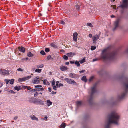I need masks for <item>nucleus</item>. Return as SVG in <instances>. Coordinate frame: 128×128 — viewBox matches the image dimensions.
I'll return each instance as SVG.
<instances>
[{
    "label": "nucleus",
    "mask_w": 128,
    "mask_h": 128,
    "mask_svg": "<svg viewBox=\"0 0 128 128\" xmlns=\"http://www.w3.org/2000/svg\"><path fill=\"white\" fill-rule=\"evenodd\" d=\"M112 51V48L109 47L104 50L102 52L101 58L104 60H111L114 58L116 54V52L114 51Z\"/></svg>",
    "instance_id": "nucleus-1"
},
{
    "label": "nucleus",
    "mask_w": 128,
    "mask_h": 128,
    "mask_svg": "<svg viewBox=\"0 0 128 128\" xmlns=\"http://www.w3.org/2000/svg\"><path fill=\"white\" fill-rule=\"evenodd\" d=\"M119 119L120 116L116 112H112L109 115L108 123L105 128H110L111 124L118 125Z\"/></svg>",
    "instance_id": "nucleus-2"
},
{
    "label": "nucleus",
    "mask_w": 128,
    "mask_h": 128,
    "mask_svg": "<svg viewBox=\"0 0 128 128\" xmlns=\"http://www.w3.org/2000/svg\"><path fill=\"white\" fill-rule=\"evenodd\" d=\"M97 84L96 83L91 88L90 98L89 100V102H91L92 101L94 94L96 92V88Z\"/></svg>",
    "instance_id": "nucleus-3"
},
{
    "label": "nucleus",
    "mask_w": 128,
    "mask_h": 128,
    "mask_svg": "<svg viewBox=\"0 0 128 128\" xmlns=\"http://www.w3.org/2000/svg\"><path fill=\"white\" fill-rule=\"evenodd\" d=\"M125 92L123 93L122 96L120 97L119 98L120 99H123L125 96L126 93L128 92V79L126 80V82L125 84Z\"/></svg>",
    "instance_id": "nucleus-4"
},
{
    "label": "nucleus",
    "mask_w": 128,
    "mask_h": 128,
    "mask_svg": "<svg viewBox=\"0 0 128 128\" xmlns=\"http://www.w3.org/2000/svg\"><path fill=\"white\" fill-rule=\"evenodd\" d=\"M64 80L69 84H74L75 85L77 84L76 82L72 80H71L68 78H66L64 79Z\"/></svg>",
    "instance_id": "nucleus-5"
},
{
    "label": "nucleus",
    "mask_w": 128,
    "mask_h": 128,
    "mask_svg": "<svg viewBox=\"0 0 128 128\" xmlns=\"http://www.w3.org/2000/svg\"><path fill=\"white\" fill-rule=\"evenodd\" d=\"M42 79L40 78L39 77H37L34 78L32 80V83L34 84H37L39 83L40 81Z\"/></svg>",
    "instance_id": "nucleus-6"
},
{
    "label": "nucleus",
    "mask_w": 128,
    "mask_h": 128,
    "mask_svg": "<svg viewBox=\"0 0 128 128\" xmlns=\"http://www.w3.org/2000/svg\"><path fill=\"white\" fill-rule=\"evenodd\" d=\"M120 6L122 8H127L128 7V0H124L123 4L120 5Z\"/></svg>",
    "instance_id": "nucleus-7"
},
{
    "label": "nucleus",
    "mask_w": 128,
    "mask_h": 128,
    "mask_svg": "<svg viewBox=\"0 0 128 128\" xmlns=\"http://www.w3.org/2000/svg\"><path fill=\"white\" fill-rule=\"evenodd\" d=\"M100 36L98 35H96L92 37L93 44L94 45H96V41L99 39Z\"/></svg>",
    "instance_id": "nucleus-8"
},
{
    "label": "nucleus",
    "mask_w": 128,
    "mask_h": 128,
    "mask_svg": "<svg viewBox=\"0 0 128 128\" xmlns=\"http://www.w3.org/2000/svg\"><path fill=\"white\" fill-rule=\"evenodd\" d=\"M120 21V19L119 18H118L115 22L114 23L115 27L114 29V30H115L117 28L119 27V24Z\"/></svg>",
    "instance_id": "nucleus-9"
},
{
    "label": "nucleus",
    "mask_w": 128,
    "mask_h": 128,
    "mask_svg": "<svg viewBox=\"0 0 128 128\" xmlns=\"http://www.w3.org/2000/svg\"><path fill=\"white\" fill-rule=\"evenodd\" d=\"M0 74L3 75H7L9 74L8 71L4 69H2L0 70Z\"/></svg>",
    "instance_id": "nucleus-10"
},
{
    "label": "nucleus",
    "mask_w": 128,
    "mask_h": 128,
    "mask_svg": "<svg viewBox=\"0 0 128 128\" xmlns=\"http://www.w3.org/2000/svg\"><path fill=\"white\" fill-rule=\"evenodd\" d=\"M78 33L76 32H75L73 34V39L74 42H77V41L78 36Z\"/></svg>",
    "instance_id": "nucleus-11"
},
{
    "label": "nucleus",
    "mask_w": 128,
    "mask_h": 128,
    "mask_svg": "<svg viewBox=\"0 0 128 128\" xmlns=\"http://www.w3.org/2000/svg\"><path fill=\"white\" fill-rule=\"evenodd\" d=\"M36 101V104H40L42 105H44V102L43 101L40 100V99H37Z\"/></svg>",
    "instance_id": "nucleus-12"
},
{
    "label": "nucleus",
    "mask_w": 128,
    "mask_h": 128,
    "mask_svg": "<svg viewBox=\"0 0 128 128\" xmlns=\"http://www.w3.org/2000/svg\"><path fill=\"white\" fill-rule=\"evenodd\" d=\"M36 100L37 99L35 98H31L29 99V101L30 103H33L36 104Z\"/></svg>",
    "instance_id": "nucleus-13"
},
{
    "label": "nucleus",
    "mask_w": 128,
    "mask_h": 128,
    "mask_svg": "<svg viewBox=\"0 0 128 128\" xmlns=\"http://www.w3.org/2000/svg\"><path fill=\"white\" fill-rule=\"evenodd\" d=\"M60 69L61 71H64L67 70L68 68L66 66L62 65L60 66Z\"/></svg>",
    "instance_id": "nucleus-14"
},
{
    "label": "nucleus",
    "mask_w": 128,
    "mask_h": 128,
    "mask_svg": "<svg viewBox=\"0 0 128 128\" xmlns=\"http://www.w3.org/2000/svg\"><path fill=\"white\" fill-rule=\"evenodd\" d=\"M30 117L32 120H36L37 121H38V118L33 115H30Z\"/></svg>",
    "instance_id": "nucleus-15"
},
{
    "label": "nucleus",
    "mask_w": 128,
    "mask_h": 128,
    "mask_svg": "<svg viewBox=\"0 0 128 128\" xmlns=\"http://www.w3.org/2000/svg\"><path fill=\"white\" fill-rule=\"evenodd\" d=\"M70 77L72 78H76L78 77V75L77 74H74L70 73L69 75Z\"/></svg>",
    "instance_id": "nucleus-16"
},
{
    "label": "nucleus",
    "mask_w": 128,
    "mask_h": 128,
    "mask_svg": "<svg viewBox=\"0 0 128 128\" xmlns=\"http://www.w3.org/2000/svg\"><path fill=\"white\" fill-rule=\"evenodd\" d=\"M18 48L20 51L22 53H24L25 52V48L22 46L19 47Z\"/></svg>",
    "instance_id": "nucleus-17"
},
{
    "label": "nucleus",
    "mask_w": 128,
    "mask_h": 128,
    "mask_svg": "<svg viewBox=\"0 0 128 128\" xmlns=\"http://www.w3.org/2000/svg\"><path fill=\"white\" fill-rule=\"evenodd\" d=\"M47 105L48 106H50L52 104V102L50 101V100H47Z\"/></svg>",
    "instance_id": "nucleus-18"
},
{
    "label": "nucleus",
    "mask_w": 128,
    "mask_h": 128,
    "mask_svg": "<svg viewBox=\"0 0 128 128\" xmlns=\"http://www.w3.org/2000/svg\"><path fill=\"white\" fill-rule=\"evenodd\" d=\"M14 89L18 91H19L22 89L21 87L20 86H16L14 88Z\"/></svg>",
    "instance_id": "nucleus-19"
},
{
    "label": "nucleus",
    "mask_w": 128,
    "mask_h": 128,
    "mask_svg": "<svg viewBox=\"0 0 128 128\" xmlns=\"http://www.w3.org/2000/svg\"><path fill=\"white\" fill-rule=\"evenodd\" d=\"M82 104V102L81 101H77L76 102V104L78 107L81 106Z\"/></svg>",
    "instance_id": "nucleus-20"
},
{
    "label": "nucleus",
    "mask_w": 128,
    "mask_h": 128,
    "mask_svg": "<svg viewBox=\"0 0 128 128\" xmlns=\"http://www.w3.org/2000/svg\"><path fill=\"white\" fill-rule=\"evenodd\" d=\"M24 78H20L18 79V81L20 82H22L23 81H25Z\"/></svg>",
    "instance_id": "nucleus-21"
},
{
    "label": "nucleus",
    "mask_w": 128,
    "mask_h": 128,
    "mask_svg": "<svg viewBox=\"0 0 128 128\" xmlns=\"http://www.w3.org/2000/svg\"><path fill=\"white\" fill-rule=\"evenodd\" d=\"M44 85H49V83L47 80H45L44 81Z\"/></svg>",
    "instance_id": "nucleus-22"
},
{
    "label": "nucleus",
    "mask_w": 128,
    "mask_h": 128,
    "mask_svg": "<svg viewBox=\"0 0 128 128\" xmlns=\"http://www.w3.org/2000/svg\"><path fill=\"white\" fill-rule=\"evenodd\" d=\"M44 66V65L42 64L38 65L37 66V67L39 68H43Z\"/></svg>",
    "instance_id": "nucleus-23"
},
{
    "label": "nucleus",
    "mask_w": 128,
    "mask_h": 128,
    "mask_svg": "<svg viewBox=\"0 0 128 128\" xmlns=\"http://www.w3.org/2000/svg\"><path fill=\"white\" fill-rule=\"evenodd\" d=\"M86 62L85 58H84L83 59L81 60L80 61V63L82 64L84 62Z\"/></svg>",
    "instance_id": "nucleus-24"
},
{
    "label": "nucleus",
    "mask_w": 128,
    "mask_h": 128,
    "mask_svg": "<svg viewBox=\"0 0 128 128\" xmlns=\"http://www.w3.org/2000/svg\"><path fill=\"white\" fill-rule=\"evenodd\" d=\"M27 55L29 57H32L34 56V54L30 52L28 53Z\"/></svg>",
    "instance_id": "nucleus-25"
},
{
    "label": "nucleus",
    "mask_w": 128,
    "mask_h": 128,
    "mask_svg": "<svg viewBox=\"0 0 128 128\" xmlns=\"http://www.w3.org/2000/svg\"><path fill=\"white\" fill-rule=\"evenodd\" d=\"M59 87V86L58 85V84H56V86H53V89L55 90H57L56 88Z\"/></svg>",
    "instance_id": "nucleus-26"
},
{
    "label": "nucleus",
    "mask_w": 128,
    "mask_h": 128,
    "mask_svg": "<svg viewBox=\"0 0 128 128\" xmlns=\"http://www.w3.org/2000/svg\"><path fill=\"white\" fill-rule=\"evenodd\" d=\"M42 69H37L35 70V72H36L40 73L41 72Z\"/></svg>",
    "instance_id": "nucleus-27"
},
{
    "label": "nucleus",
    "mask_w": 128,
    "mask_h": 128,
    "mask_svg": "<svg viewBox=\"0 0 128 128\" xmlns=\"http://www.w3.org/2000/svg\"><path fill=\"white\" fill-rule=\"evenodd\" d=\"M82 80L85 82H86L87 81L86 77L85 76H83L82 77Z\"/></svg>",
    "instance_id": "nucleus-28"
},
{
    "label": "nucleus",
    "mask_w": 128,
    "mask_h": 128,
    "mask_svg": "<svg viewBox=\"0 0 128 128\" xmlns=\"http://www.w3.org/2000/svg\"><path fill=\"white\" fill-rule=\"evenodd\" d=\"M66 126L65 124L64 123H63L60 126V128H64Z\"/></svg>",
    "instance_id": "nucleus-29"
},
{
    "label": "nucleus",
    "mask_w": 128,
    "mask_h": 128,
    "mask_svg": "<svg viewBox=\"0 0 128 128\" xmlns=\"http://www.w3.org/2000/svg\"><path fill=\"white\" fill-rule=\"evenodd\" d=\"M73 54L72 52L68 53L66 54V55L69 57H72V56Z\"/></svg>",
    "instance_id": "nucleus-30"
},
{
    "label": "nucleus",
    "mask_w": 128,
    "mask_h": 128,
    "mask_svg": "<svg viewBox=\"0 0 128 128\" xmlns=\"http://www.w3.org/2000/svg\"><path fill=\"white\" fill-rule=\"evenodd\" d=\"M36 91L40 92V91H43L44 90V88H36Z\"/></svg>",
    "instance_id": "nucleus-31"
},
{
    "label": "nucleus",
    "mask_w": 128,
    "mask_h": 128,
    "mask_svg": "<svg viewBox=\"0 0 128 128\" xmlns=\"http://www.w3.org/2000/svg\"><path fill=\"white\" fill-rule=\"evenodd\" d=\"M32 76H29L27 77H24V79L25 81L29 80L31 78Z\"/></svg>",
    "instance_id": "nucleus-32"
},
{
    "label": "nucleus",
    "mask_w": 128,
    "mask_h": 128,
    "mask_svg": "<svg viewBox=\"0 0 128 128\" xmlns=\"http://www.w3.org/2000/svg\"><path fill=\"white\" fill-rule=\"evenodd\" d=\"M75 64L77 65L78 67H79L80 66V64L79 62L78 61H76L75 62Z\"/></svg>",
    "instance_id": "nucleus-33"
},
{
    "label": "nucleus",
    "mask_w": 128,
    "mask_h": 128,
    "mask_svg": "<svg viewBox=\"0 0 128 128\" xmlns=\"http://www.w3.org/2000/svg\"><path fill=\"white\" fill-rule=\"evenodd\" d=\"M10 83L11 84H14V80L13 79H12L11 80H10Z\"/></svg>",
    "instance_id": "nucleus-34"
},
{
    "label": "nucleus",
    "mask_w": 128,
    "mask_h": 128,
    "mask_svg": "<svg viewBox=\"0 0 128 128\" xmlns=\"http://www.w3.org/2000/svg\"><path fill=\"white\" fill-rule=\"evenodd\" d=\"M51 46L52 47L54 48H56L57 47L56 46L54 43H52L51 44Z\"/></svg>",
    "instance_id": "nucleus-35"
},
{
    "label": "nucleus",
    "mask_w": 128,
    "mask_h": 128,
    "mask_svg": "<svg viewBox=\"0 0 128 128\" xmlns=\"http://www.w3.org/2000/svg\"><path fill=\"white\" fill-rule=\"evenodd\" d=\"M87 25L91 27H92L93 26L92 24L90 23H88L87 24Z\"/></svg>",
    "instance_id": "nucleus-36"
},
{
    "label": "nucleus",
    "mask_w": 128,
    "mask_h": 128,
    "mask_svg": "<svg viewBox=\"0 0 128 128\" xmlns=\"http://www.w3.org/2000/svg\"><path fill=\"white\" fill-rule=\"evenodd\" d=\"M52 86L53 87L54 86H55V80H53L52 81Z\"/></svg>",
    "instance_id": "nucleus-37"
},
{
    "label": "nucleus",
    "mask_w": 128,
    "mask_h": 128,
    "mask_svg": "<svg viewBox=\"0 0 128 128\" xmlns=\"http://www.w3.org/2000/svg\"><path fill=\"white\" fill-rule=\"evenodd\" d=\"M96 48V46H92L91 48V49L92 50H95Z\"/></svg>",
    "instance_id": "nucleus-38"
},
{
    "label": "nucleus",
    "mask_w": 128,
    "mask_h": 128,
    "mask_svg": "<svg viewBox=\"0 0 128 128\" xmlns=\"http://www.w3.org/2000/svg\"><path fill=\"white\" fill-rule=\"evenodd\" d=\"M40 53V54H42V55L43 56L45 55L46 54L45 52L43 50L41 51Z\"/></svg>",
    "instance_id": "nucleus-39"
},
{
    "label": "nucleus",
    "mask_w": 128,
    "mask_h": 128,
    "mask_svg": "<svg viewBox=\"0 0 128 128\" xmlns=\"http://www.w3.org/2000/svg\"><path fill=\"white\" fill-rule=\"evenodd\" d=\"M64 59L66 60H67L68 59V56L66 55H64L63 56Z\"/></svg>",
    "instance_id": "nucleus-40"
},
{
    "label": "nucleus",
    "mask_w": 128,
    "mask_h": 128,
    "mask_svg": "<svg viewBox=\"0 0 128 128\" xmlns=\"http://www.w3.org/2000/svg\"><path fill=\"white\" fill-rule=\"evenodd\" d=\"M76 8L77 10H80V7L79 5H78L76 7Z\"/></svg>",
    "instance_id": "nucleus-41"
},
{
    "label": "nucleus",
    "mask_w": 128,
    "mask_h": 128,
    "mask_svg": "<svg viewBox=\"0 0 128 128\" xmlns=\"http://www.w3.org/2000/svg\"><path fill=\"white\" fill-rule=\"evenodd\" d=\"M45 52H48L50 51V49L49 48H46L45 50Z\"/></svg>",
    "instance_id": "nucleus-42"
},
{
    "label": "nucleus",
    "mask_w": 128,
    "mask_h": 128,
    "mask_svg": "<svg viewBox=\"0 0 128 128\" xmlns=\"http://www.w3.org/2000/svg\"><path fill=\"white\" fill-rule=\"evenodd\" d=\"M38 95V93L37 92H36V93L34 94V96L35 98H36L37 96Z\"/></svg>",
    "instance_id": "nucleus-43"
},
{
    "label": "nucleus",
    "mask_w": 128,
    "mask_h": 128,
    "mask_svg": "<svg viewBox=\"0 0 128 128\" xmlns=\"http://www.w3.org/2000/svg\"><path fill=\"white\" fill-rule=\"evenodd\" d=\"M94 78V76H92L91 77L89 80V81L90 82H91L92 81Z\"/></svg>",
    "instance_id": "nucleus-44"
},
{
    "label": "nucleus",
    "mask_w": 128,
    "mask_h": 128,
    "mask_svg": "<svg viewBox=\"0 0 128 128\" xmlns=\"http://www.w3.org/2000/svg\"><path fill=\"white\" fill-rule=\"evenodd\" d=\"M10 80H5V81L6 82V84H8Z\"/></svg>",
    "instance_id": "nucleus-45"
},
{
    "label": "nucleus",
    "mask_w": 128,
    "mask_h": 128,
    "mask_svg": "<svg viewBox=\"0 0 128 128\" xmlns=\"http://www.w3.org/2000/svg\"><path fill=\"white\" fill-rule=\"evenodd\" d=\"M17 70L18 72H22L23 71V70L20 68H19Z\"/></svg>",
    "instance_id": "nucleus-46"
},
{
    "label": "nucleus",
    "mask_w": 128,
    "mask_h": 128,
    "mask_svg": "<svg viewBox=\"0 0 128 128\" xmlns=\"http://www.w3.org/2000/svg\"><path fill=\"white\" fill-rule=\"evenodd\" d=\"M85 72V70H82L80 71L79 72L81 74L84 73Z\"/></svg>",
    "instance_id": "nucleus-47"
},
{
    "label": "nucleus",
    "mask_w": 128,
    "mask_h": 128,
    "mask_svg": "<svg viewBox=\"0 0 128 128\" xmlns=\"http://www.w3.org/2000/svg\"><path fill=\"white\" fill-rule=\"evenodd\" d=\"M42 87V86L41 85H37L35 86V88H41Z\"/></svg>",
    "instance_id": "nucleus-48"
},
{
    "label": "nucleus",
    "mask_w": 128,
    "mask_h": 128,
    "mask_svg": "<svg viewBox=\"0 0 128 128\" xmlns=\"http://www.w3.org/2000/svg\"><path fill=\"white\" fill-rule=\"evenodd\" d=\"M10 92L12 93V94H16V92H14L12 90H10Z\"/></svg>",
    "instance_id": "nucleus-49"
},
{
    "label": "nucleus",
    "mask_w": 128,
    "mask_h": 128,
    "mask_svg": "<svg viewBox=\"0 0 128 128\" xmlns=\"http://www.w3.org/2000/svg\"><path fill=\"white\" fill-rule=\"evenodd\" d=\"M51 58V56H48L47 59L48 60H50V59Z\"/></svg>",
    "instance_id": "nucleus-50"
},
{
    "label": "nucleus",
    "mask_w": 128,
    "mask_h": 128,
    "mask_svg": "<svg viewBox=\"0 0 128 128\" xmlns=\"http://www.w3.org/2000/svg\"><path fill=\"white\" fill-rule=\"evenodd\" d=\"M98 60V58L94 59L93 60V61L94 62L97 61Z\"/></svg>",
    "instance_id": "nucleus-51"
},
{
    "label": "nucleus",
    "mask_w": 128,
    "mask_h": 128,
    "mask_svg": "<svg viewBox=\"0 0 128 128\" xmlns=\"http://www.w3.org/2000/svg\"><path fill=\"white\" fill-rule=\"evenodd\" d=\"M64 86V85L61 83H60L59 84V87H60L61 86Z\"/></svg>",
    "instance_id": "nucleus-52"
},
{
    "label": "nucleus",
    "mask_w": 128,
    "mask_h": 128,
    "mask_svg": "<svg viewBox=\"0 0 128 128\" xmlns=\"http://www.w3.org/2000/svg\"><path fill=\"white\" fill-rule=\"evenodd\" d=\"M32 91L33 92H35L36 91V88L35 89H34L32 90Z\"/></svg>",
    "instance_id": "nucleus-53"
},
{
    "label": "nucleus",
    "mask_w": 128,
    "mask_h": 128,
    "mask_svg": "<svg viewBox=\"0 0 128 128\" xmlns=\"http://www.w3.org/2000/svg\"><path fill=\"white\" fill-rule=\"evenodd\" d=\"M112 6L113 7V8L114 9H116V6H111V7H112Z\"/></svg>",
    "instance_id": "nucleus-54"
},
{
    "label": "nucleus",
    "mask_w": 128,
    "mask_h": 128,
    "mask_svg": "<svg viewBox=\"0 0 128 128\" xmlns=\"http://www.w3.org/2000/svg\"><path fill=\"white\" fill-rule=\"evenodd\" d=\"M27 88H26L27 89H28V90H30L31 88H30V87L29 86H27Z\"/></svg>",
    "instance_id": "nucleus-55"
},
{
    "label": "nucleus",
    "mask_w": 128,
    "mask_h": 128,
    "mask_svg": "<svg viewBox=\"0 0 128 128\" xmlns=\"http://www.w3.org/2000/svg\"><path fill=\"white\" fill-rule=\"evenodd\" d=\"M61 24L63 25H64L65 24V23L64 21H62L61 22Z\"/></svg>",
    "instance_id": "nucleus-56"
},
{
    "label": "nucleus",
    "mask_w": 128,
    "mask_h": 128,
    "mask_svg": "<svg viewBox=\"0 0 128 128\" xmlns=\"http://www.w3.org/2000/svg\"><path fill=\"white\" fill-rule=\"evenodd\" d=\"M48 117H46L44 118V120L46 121L47 120Z\"/></svg>",
    "instance_id": "nucleus-57"
},
{
    "label": "nucleus",
    "mask_w": 128,
    "mask_h": 128,
    "mask_svg": "<svg viewBox=\"0 0 128 128\" xmlns=\"http://www.w3.org/2000/svg\"><path fill=\"white\" fill-rule=\"evenodd\" d=\"M88 36L90 38H92V34H89Z\"/></svg>",
    "instance_id": "nucleus-58"
},
{
    "label": "nucleus",
    "mask_w": 128,
    "mask_h": 128,
    "mask_svg": "<svg viewBox=\"0 0 128 128\" xmlns=\"http://www.w3.org/2000/svg\"><path fill=\"white\" fill-rule=\"evenodd\" d=\"M18 116H15V117H14V120H16L18 119Z\"/></svg>",
    "instance_id": "nucleus-59"
},
{
    "label": "nucleus",
    "mask_w": 128,
    "mask_h": 128,
    "mask_svg": "<svg viewBox=\"0 0 128 128\" xmlns=\"http://www.w3.org/2000/svg\"><path fill=\"white\" fill-rule=\"evenodd\" d=\"M52 94H56V92H54V91H52Z\"/></svg>",
    "instance_id": "nucleus-60"
},
{
    "label": "nucleus",
    "mask_w": 128,
    "mask_h": 128,
    "mask_svg": "<svg viewBox=\"0 0 128 128\" xmlns=\"http://www.w3.org/2000/svg\"><path fill=\"white\" fill-rule=\"evenodd\" d=\"M70 62L71 64H74L75 62L74 61H70Z\"/></svg>",
    "instance_id": "nucleus-61"
},
{
    "label": "nucleus",
    "mask_w": 128,
    "mask_h": 128,
    "mask_svg": "<svg viewBox=\"0 0 128 128\" xmlns=\"http://www.w3.org/2000/svg\"><path fill=\"white\" fill-rule=\"evenodd\" d=\"M49 91L50 92H51L52 91V89L50 88H48Z\"/></svg>",
    "instance_id": "nucleus-62"
},
{
    "label": "nucleus",
    "mask_w": 128,
    "mask_h": 128,
    "mask_svg": "<svg viewBox=\"0 0 128 128\" xmlns=\"http://www.w3.org/2000/svg\"><path fill=\"white\" fill-rule=\"evenodd\" d=\"M69 64V62H66L65 63V64L66 65H68Z\"/></svg>",
    "instance_id": "nucleus-63"
},
{
    "label": "nucleus",
    "mask_w": 128,
    "mask_h": 128,
    "mask_svg": "<svg viewBox=\"0 0 128 128\" xmlns=\"http://www.w3.org/2000/svg\"><path fill=\"white\" fill-rule=\"evenodd\" d=\"M26 58H24L22 59V62H24L25 60H26Z\"/></svg>",
    "instance_id": "nucleus-64"
}]
</instances>
